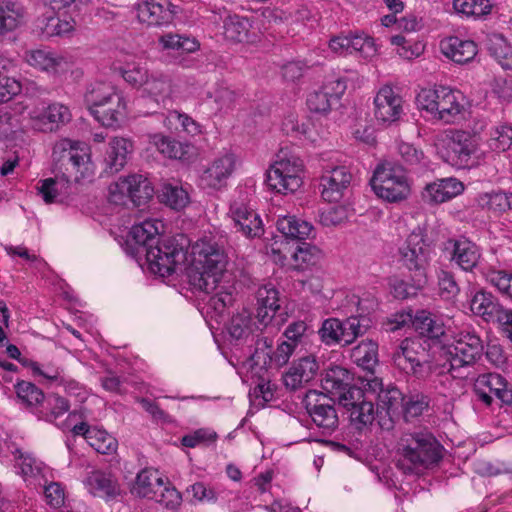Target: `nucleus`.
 Instances as JSON below:
<instances>
[{
  "label": "nucleus",
  "instance_id": "nucleus-40",
  "mask_svg": "<svg viewBox=\"0 0 512 512\" xmlns=\"http://www.w3.org/2000/svg\"><path fill=\"white\" fill-rule=\"evenodd\" d=\"M131 151L132 143L125 138L115 137L110 141L105 160L112 173L124 167Z\"/></svg>",
  "mask_w": 512,
  "mask_h": 512
},
{
  "label": "nucleus",
  "instance_id": "nucleus-18",
  "mask_svg": "<svg viewBox=\"0 0 512 512\" xmlns=\"http://www.w3.org/2000/svg\"><path fill=\"white\" fill-rule=\"evenodd\" d=\"M319 369L320 366L315 356L301 357L294 361L283 375L284 385L291 391L304 388L317 376Z\"/></svg>",
  "mask_w": 512,
  "mask_h": 512
},
{
  "label": "nucleus",
  "instance_id": "nucleus-31",
  "mask_svg": "<svg viewBox=\"0 0 512 512\" xmlns=\"http://www.w3.org/2000/svg\"><path fill=\"white\" fill-rule=\"evenodd\" d=\"M163 486V479L157 471L150 468L142 469L136 476L131 493L140 498L152 499Z\"/></svg>",
  "mask_w": 512,
  "mask_h": 512
},
{
  "label": "nucleus",
  "instance_id": "nucleus-57",
  "mask_svg": "<svg viewBox=\"0 0 512 512\" xmlns=\"http://www.w3.org/2000/svg\"><path fill=\"white\" fill-rule=\"evenodd\" d=\"M120 73L129 85L137 89L143 88L150 74L146 67L134 62H126L125 65L120 68Z\"/></svg>",
  "mask_w": 512,
  "mask_h": 512
},
{
  "label": "nucleus",
  "instance_id": "nucleus-17",
  "mask_svg": "<svg viewBox=\"0 0 512 512\" xmlns=\"http://www.w3.org/2000/svg\"><path fill=\"white\" fill-rule=\"evenodd\" d=\"M230 215L237 230L246 237H260L264 233L262 220L256 211L248 206L244 198L231 203Z\"/></svg>",
  "mask_w": 512,
  "mask_h": 512
},
{
  "label": "nucleus",
  "instance_id": "nucleus-62",
  "mask_svg": "<svg viewBox=\"0 0 512 512\" xmlns=\"http://www.w3.org/2000/svg\"><path fill=\"white\" fill-rule=\"evenodd\" d=\"M428 406V396L423 394L411 395L403 405L405 420L410 421L411 419L419 417L428 408Z\"/></svg>",
  "mask_w": 512,
  "mask_h": 512
},
{
  "label": "nucleus",
  "instance_id": "nucleus-23",
  "mask_svg": "<svg viewBox=\"0 0 512 512\" xmlns=\"http://www.w3.org/2000/svg\"><path fill=\"white\" fill-rule=\"evenodd\" d=\"M26 62L33 68L55 76L68 68V61L59 53L43 48L27 51Z\"/></svg>",
  "mask_w": 512,
  "mask_h": 512
},
{
  "label": "nucleus",
  "instance_id": "nucleus-50",
  "mask_svg": "<svg viewBox=\"0 0 512 512\" xmlns=\"http://www.w3.org/2000/svg\"><path fill=\"white\" fill-rule=\"evenodd\" d=\"M251 24L245 17L229 15L224 20V36L232 42H243L248 39Z\"/></svg>",
  "mask_w": 512,
  "mask_h": 512
},
{
  "label": "nucleus",
  "instance_id": "nucleus-59",
  "mask_svg": "<svg viewBox=\"0 0 512 512\" xmlns=\"http://www.w3.org/2000/svg\"><path fill=\"white\" fill-rule=\"evenodd\" d=\"M482 206L494 213L512 210V193L493 192L481 197Z\"/></svg>",
  "mask_w": 512,
  "mask_h": 512
},
{
  "label": "nucleus",
  "instance_id": "nucleus-20",
  "mask_svg": "<svg viewBox=\"0 0 512 512\" xmlns=\"http://www.w3.org/2000/svg\"><path fill=\"white\" fill-rule=\"evenodd\" d=\"M175 8L168 0H147L138 4L137 17L148 26H166L172 23Z\"/></svg>",
  "mask_w": 512,
  "mask_h": 512
},
{
  "label": "nucleus",
  "instance_id": "nucleus-38",
  "mask_svg": "<svg viewBox=\"0 0 512 512\" xmlns=\"http://www.w3.org/2000/svg\"><path fill=\"white\" fill-rule=\"evenodd\" d=\"M172 93L171 79L158 72L150 73L142 88V94L153 99L155 102L163 101Z\"/></svg>",
  "mask_w": 512,
  "mask_h": 512
},
{
  "label": "nucleus",
  "instance_id": "nucleus-12",
  "mask_svg": "<svg viewBox=\"0 0 512 512\" xmlns=\"http://www.w3.org/2000/svg\"><path fill=\"white\" fill-rule=\"evenodd\" d=\"M394 364L407 374L424 377L431 369L428 351L419 338H406L392 355Z\"/></svg>",
  "mask_w": 512,
  "mask_h": 512
},
{
  "label": "nucleus",
  "instance_id": "nucleus-36",
  "mask_svg": "<svg viewBox=\"0 0 512 512\" xmlns=\"http://www.w3.org/2000/svg\"><path fill=\"white\" fill-rule=\"evenodd\" d=\"M415 330L428 339H439L445 334L443 322L432 313L421 310L415 314L413 319Z\"/></svg>",
  "mask_w": 512,
  "mask_h": 512
},
{
  "label": "nucleus",
  "instance_id": "nucleus-32",
  "mask_svg": "<svg viewBox=\"0 0 512 512\" xmlns=\"http://www.w3.org/2000/svg\"><path fill=\"white\" fill-rule=\"evenodd\" d=\"M374 400L377 403L375 416H379L384 412L391 418L401 406L404 398L398 388L394 386L384 388L382 380L380 379V386L377 388V392H375Z\"/></svg>",
  "mask_w": 512,
  "mask_h": 512
},
{
  "label": "nucleus",
  "instance_id": "nucleus-25",
  "mask_svg": "<svg viewBox=\"0 0 512 512\" xmlns=\"http://www.w3.org/2000/svg\"><path fill=\"white\" fill-rule=\"evenodd\" d=\"M87 490L94 496L111 499L120 494V486L116 478L101 470L91 471L84 480Z\"/></svg>",
  "mask_w": 512,
  "mask_h": 512
},
{
  "label": "nucleus",
  "instance_id": "nucleus-37",
  "mask_svg": "<svg viewBox=\"0 0 512 512\" xmlns=\"http://www.w3.org/2000/svg\"><path fill=\"white\" fill-rule=\"evenodd\" d=\"M25 15L24 7L12 0H0V36L16 29Z\"/></svg>",
  "mask_w": 512,
  "mask_h": 512
},
{
  "label": "nucleus",
  "instance_id": "nucleus-54",
  "mask_svg": "<svg viewBox=\"0 0 512 512\" xmlns=\"http://www.w3.org/2000/svg\"><path fill=\"white\" fill-rule=\"evenodd\" d=\"M89 434L87 443L98 453L110 455L117 451L118 441L107 431L93 427Z\"/></svg>",
  "mask_w": 512,
  "mask_h": 512
},
{
  "label": "nucleus",
  "instance_id": "nucleus-46",
  "mask_svg": "<svg viewBox=\"0 0 512 512\" xmlns=\"http://www.w3.org/2000/svg\"><path fill=\"white\" fill-rule=\"evenodd\" d=\"M119 93L120 91L110 83L95 82L88 87L84 99L90 113H92V108H98V106L103 105L106 101H110L112 97Z\"/></svg>",
  "mask_w": 512,
  "mask_h": 512
},
{
  "label": "nucleus",
  "instance_id": "nucleus-56",
  "mask_svg": "<svg viewBox=\"0 0 512 512\" xmlns=\"http://www.w3.org/2000/svg\"><path fill=\"white\" fill-rule=\"evenodd\" d=\"M351 55L355 54L364 59H371L377 54L374 39L365 34H350Z\"/></svg>",
  "mask_w": 512,
  "mask_h": 512
},
{
  "label": "nucleus",
  "instance_id": "nucleus-19",
  "mask_svg": "<svg viewBox=\"0 0 512 512\" xmlns=\"http://www.w3.org/2000/svg\"><path fill=\"white\" fill-rule=\"evenodd\" d=\"M69 108L61 103H51L42 112L31 115L32 127L40 132H55L70 122Z\"/></svg>",
  "mask_w": 512,
  "mask_h": 512
},
{
  "label": "nucleus",
  "instance_id": "nucleus-47",
  "mask_svg": "<svg viewBox=\"0 0 512 512\" xmlns=\"http://www.w3.org/2000/svg\"><path fill=\"white\" fill-rule=\"evenodd\" d=\"M488 51L503 69L512 70V46L502 35L489 39Z\"/></svg>",
  "mask_w": 512,
  "mask_h": 512
},
{
  "label": "nucleus",
  "instance_id": "nucleus-51",
  "mask_svg": "<svg viewBox=\"0 0 512 512\" xmlns=\"http://www.w3.org/2000/svg\"><path fill=\"white\" fill-rule=\"evenodd\" d=\"M370 328V319L366 316H351L342 321L344 346L351 345Z\"/></svg>",
  "mask_w": 512,
  "mask_h": 512
},
{
  "label": "nucleus",
  "instance_id": "nucleus-2",
  "mask_svg": "<svg viewBox=\"0 0 512 512\" xmlns=\"http://www.w3.org/2000/svg\"><path fill=\"white\" fill-rule=\"evenodd\" d=\"M164 224L159 219H146L135 224L130 232L135 243L145 249L146 260L154 274L166 277L175 272L176 267L186 260L185 238L183 235L164 239L159 243L158 236Z\"/></svg>",
  "mask_w": 512,
  "mask_h": 512
},
{
  "label": "nucleus",
  "instance_id": "nucleus-28",
  "mask_svg": "<svg viewBox=\"0 0 512 512\" xmlns=\"http://www.w3.org/2000/svg\"><path fill=\"white\" fill-rule=\"evenodd\" d=\"M228 331L232 338L245 342H247L249 338H251V341L255 342L257 336H263L262 334L256 333L257 331H261V328L256 322H253L252 316L247 310H242L232 316Z\"/></svg>",
  "mask_w": 512,
  "mask_h": 512
},
{
  "label": "nucleus",
  "instance_id": "nucleus-44",
  "mask_svg": "<svg viewBox=\"0 0 512 512\" xmlns=\"http://www.w3.org/2000/svg\"><path fill=\"white\" fill-rule=\"evenodd\" d=\"M158 42L163 50L194 53L200 48V43L196 38L184 34L165 33L158 38Z\"/></svg>",
  "mask_w": 512,
  "mask_h": 512
},
{
  "label": "nucleus",
  "instance_id": "nucleus-42",
  "mask_svg": "<svg viewBox=\"0 0 512 512\" xmlns=\"http://www.w3.org/2000/svg\"><path fill=\"white\" fill-rule=\"evenodd\" d=\"M150 143L161 154L173 159H185L191 149L190 145L183 144L162 134L151 135Z\"/></svg>",
  "mask_w": 512,
  "mask_h": 512
},
{
  "label": "nucleus",
  "instance_id": "nucleus-60",
  "mask_svg": "<svg viewBox=\"0 0 512 512\" xmlns=\"http://www.w3.org/2000/svg\"><path fill=\"white\" fill-rule=\"evenodd\" d=\"M512 145V127L500 125L495 127L490 134L488 146L492 151L504 152Z\"/></svg>",
  "mask_w": 512,
  "mask_h": 512
},
{
  "label": "nucleus",
  "instance_id": "nucleus-30",
  "mask_svg": "<svg viewBox=\"0 0 512 512\" xmlns=\"http://www.w3.org/2000/svg\"><path fill=\"white\" fill-rule=\"evenodd\" d=\"M480 257V249L475 243L467 239L454 241L451 260L462 270L472 271L477 266Z\"/></svg>",
  "mask_w": 512,
  "mask_h": 512
},
{
  "label": "nucleus",
  "instance_id": "nucleus-49",
  "mask_svg": "<svg viewBox=\"0 0 512 512\" xmlns=\"http://www.w3.org/2000/svg\"><path fill=\"white\" fill-rule=\"evenodd\" d=\"M124 179L127 186H129L130 200L135 205H140L152 197L153 188L148 179L144 176L133 174L124 177Z\"/></svg>",
  "mask_w": 512,
  "mask_h": 512
},
{
  "label": "nucleus",
  "instance_id": "nucleus-63",
  "mask_svg": "<svg viewBox=\"0 0 512 512\" xmlns=\"http://www.w3.org/2000/svg\"><path fill=\"white\" fill-rule=\"evenodd\" d=\"M258 304L269 308L270 311H278L280 309L279 304V292L271 284L260 287L257 291Z\"/></svg>",
  "mask_w": 512,
  "mask_h": 512
},
{
  "label": "nucleus",
  "instance_id": "nucleus-35",
  "mask_svg": "<svg viewBox=\"0 0 512 512\" xmlns=\"http://www.w3.org/2000/svg\"><path fill=\"white\" fill-rule=\"evenodd\" d=\"M351 373L341 366L328 368L321 380L322 388L337 398L352 382Z\"/></svg>",
  "mask_w": 512,
  "mask_h": 512
},
{
  "label": "nucleus",
  "instance_id": "nucleus-4",
  "mask_svg": "<svg viewBox=\"0 0 512 512\" xmlns=\"http://www.w3.org/2000/svg\"><path fill=\"white\" fill-rule=\"evenodd\" d=\"M379 386L380 378L373 377L367 380L364 389L350 384L337 397L339 404L348 411L351 423L359 430L375 419L373 401Z\"/></svg>",
  "mask_w": 512,
  "mask_h": 512
},
{
  "label": "nucleus",
  "instance_id": "nucleus-41",
  "mask_svg": "<svg viewBox=\"0 0 512 512\" xmlns=\"http://www.w3.org/2000/svg\"><path fill=\"white\" fill-rule=\"evenodd\" d=\"M277 229L286 238L305 240L310 237L313 226L311 223L298 219L295 216H284L277 220Z\"/></svg>",
  "mask_w": 512,
  "mask_h": 512
},
{
  "label": "nucleus",
  "instance_id": "nucleus-6",
  "mask_svg": "<svg viewBox=\"0 0 512 512\" xmlns=\"http://www.w3.org/2000/svg\"><path fill=\"white\" fill-rule=\"evenodd\" d=\"M463 95L449 87L438 86L421 89L416 102L421 110L428 112L433 118L450 123L464 109Z\"/></svg>",
  "mask_w": 512,
  "mask_h": 512
},
{
  "label": "nucleus",
  "instance_id": "nucleus-33",
  "mask_svg": "<svg viewBox=\"0 0 512 512\" xmlns=\"http://www.w3.org/2000/svg\"><path fill=\"white\" fill-rule=\"evenodd\" d=\"M351 359L358 367L373 374L379 362L377 342L371 339L361 341L352 348Z\"/></svg>",
  "mask_w": 512,
  "mask_h": 512
},
{
  "label": "nucleus",
  "instance_id": "nucleus-55",
  "mask_svg": "<svg viewBox=\"0 0 512 512\" xmlns=\"http://www.w3.org/2000/svg\"><path fill=\"white\" fill-rule=\"evenodd\" d=\"M319 336L326 345L340 344L344 346V334L342 331V321L337 318H328L323 321L319 329Z\"/></svg>",
  "mask_w": 512,
  "mask_h": 512
},
{
  "label": "nucleus",
  "instance_id": "nucleus-15",
  "mask_svg": "<svg viewBox=\"0 0 512 512\" xmlns=\"http://www.w3.org/2000/svg\"><path fill=\"white\" fill-rule=\"evenodd\" d=\"M235 169V157L226 153L215 158L202 172L199 178L200 186L209 191H219L226 187L228 179Z\"/></svg>",
  "mask_w": 512,
  "mask_h": 512
},
{
  "label": "nucleus",
  "instance_id": "nucleus-52",
  "mask_svg": "<svg viewBox=\"0 0 512 512\" xmlns=\"http://www.w3.org/2000/svg\"><path fill=\"white\" fill-rule=\"evenodd\" d=\"M453 7L467 17L482 18L491 13L493 4L491 0H454Z\"/></svg>",
  "mask_w": 512,
  "mask_h": 512
},
{
  "label": "nucleus",
  "instance_id": "nucleus-24",
  "mask_svg": "<svg viewBox=\"0 0 512 512\" xmlns=\"http://www.w3.org/2000/svg\"><path fill=\"white\" fill-rule=\"evenodd\" d=\"M127 104L123 94L112 97L98 108H92L94 118L105 127H115L119 125L126 116Z\"/></svg>",
  "mask_w": 512,
  "mask_h": 512
},
{
  "label": "nucleus",
  "instance_id": "nucleus-26",
  "mask_svg": "<svg viewBox=\"0 0 512 512\" xmlns=\"http://www.w3.org/2000/svg\"><path fill=\"white\" fill-rule=\"evenodd\" d=\"M443 54L458 64H465L477 55V45L471 40L450 37L441 42Z\"/></svg>",
  "mask_w": 512,
  "mask_h": 512
},
{
  "label": "nucleus",
  "instance_id": "nucleus-1",
  "mask_svg": "<svg viewBox=\"0 0 512 512\" xmlns=\"http://www.w3.org/2000/svg\"><path fill=\"white\" fill-rule=\"evenodd\" d=\"M193 265L188 270L191 286L207 294L213 293L209 306L219 314L232 305L234 286L226 270L227 255L212 236H204L191 245Z\"/></svg>",
  "mask_w": 512,
  "mask_h": 512
},
{
  "label": "nucleus",
  "instance_id": "nucleus-10",
  "mask_svg": "<svg viewBox=\"0 0 512 512\" xmlns=\"http://www.w3.org/2000/svg\"><path fill=\"white\" fill-rule=\"evenodd\" d=\"M375 194L389 202L405 199L409 192V184L403 168L391 163L378 165L370 180Z\"/></svg>",
  "mask_w": 512,
  "mask_h": 512
},
{
  "label": "nucleus",
  "instance_id": "nucleus-64",
  "mask_svg": "<svg viewBox=\"0 0 512 512\" xmlns=\"http://www.w3.org/2000/svg\"><path fill=\"white\" fill-rule=\"evenodd\" d=\"M348 218L347 209L343 206L329 207L319 214L320 223L323 226H337Z\"/></svg>",
  "mask_w": 512,
  "mask_h": 512
},
{
  "label": "nucleus",
  "instance_id": "nucleus-45",
  "mask_svg": "<svg viewBox=\"0 0 512 512\" xmlns=\"http://www.w3.org/2000/svg\"><path fill=\"white\" fill-rule=\"evenodd\" d=\"M158 42L163 50L194 53L200 48V43L196 38L184 34L165 33L158 38Z\"/></svg>",
  "mask_w": 512,
  "mask_h": 512
},
{
  "label": "nucleus",
  "instance_id": "nucleus-8",
  "mask_svg": "<svg viewBox=\"0 0 512 512\" xmlns=\"http://www.w3.org/2000/svg\"><path fill=\"white\" fill-rule=\"evenodd\" d=\"M267 185L280 194L296 192L303 183V162L288 152L281 150L277 159L267 172Z\"/></svg>",
  "mask_w": 512,
  "mask_h": 512
},
{
  "label": "nucleus",
  "instance_id": "nucleus-58",
  "mask_svg": "<svg viewBox=\"0 0 512 512\" xmlns=\"http://www.w3.org/2000/svg\"><path fill=\"white\" fill-rule=\"evenodd\" d=\"M15 389L18 398L27 406H37L45 401L43 391L31 382H18Z\"/></svg>",
  "mask_w": 512,
  "mask_h": 512
},
{
  "label": "nucleus",
  "instance_id": "nucleus-16",
  "mask_svg": "<svg viewBox=\"0 0 512 512\" xmlns=\"http://www.w3.org/2000/svg\"><path fill=\"white\" fill-rule=\"evenodd\" d=\"M346 82L341 78L329 80L307 97V106L312 113L326 115L337 104L346 90Z\"/></svg>",
  "mask_w": 512,
  "mask_h": 512
},
{
  "label": "nucleus",
  "instance_id": "nucleus-22",
  "mask_svg": "<svg viewBox=\"0 0 512 512\" xmlns=\"http://www.w3.org/2000/svg\"><path fill=\"white\" fill-rule=\"evenodd\" d=\"M352 180V175L344 166L326 171L320 180L321 196L327 202H338L344 196Z\"/></svg>",
  "mask_w": 512,
  "mask_h": 512
},
{
  "label": "nucleus",
  "instance_id": "nucleus-5",
  "mask_svg": "<svg viewBox=\"0 0 512 512\" xmlns=\"http://www.w3.org/2000/svg\"><path fill=\"white\" fill-rule=\"evenodd\" d=\"M477 137L463 130H450L442 139L438 153L442 160L457 169H467L479 164Z\"/></svg>",
  "mask_w": 512,
  "mask_h": 512
},
{
  "label": "nucleus",
  "instance_id": "nucleus-3",
  "mask_svg": "<svg viewBox=\"0 0 512 512\" xmlns=\"http://www.w3.org/2000/svg\"><path fill=\"white\" fill-rule=\"evenodd\" d=\"M442 450L429 432L404 433L397 446L398 466L405 473H418L437 465L443 457Z\"/></svg>",
  "mask_w": 512,
  "mask_h": 512
},
{
  "label": "nucleus",
  "instance_id": "nucleus-61",
  "mask_svg": "<svg viewBox=\"0 0 512 512\" xmlns=\"http://www.w3.org/2000/svg\"><path fill=\"white\" fill-rule=\"evenodd\" d=\"M165 125L169 129L182 130L189 134H196L199 131L197 123L191 117L175 110L168 112Z\"/></svg>",
  "mask_w": 512,
  "mask_h": 512
},
{
  "label": "nucleus",
  "instance_id": "nucleus-39",
  "mask_svg": "<svg viewBox=\"0 0 512 512\" xmlns=\"http://www.w3.org/2000/svg\"><path fill=\"white\" fill-rule=\"evenodd\" d=\"M471 311L478 316L483 317L485 320L496 318L501 312L505 311L499 306L491 293L485 291H478L474 294L470 302Z\"/></svg>",
  "mask_w": 512,
  "mask_h": 512
},
{
  "label": "nucleus",
  "instance_id": "nucleus-34",
  "mask_svg": "<svg viewBox=\"0 0 512 512\" xmlns=\"http://www.w3.org/2000/svg\"><path fill=\"white\" fill-rule=\"evenodd\" d=\"M36 27L40 33L46 37L65 36L73 32L75 21L73 19H63L56 17L53 12L43 14L37 19Z\"/></svg>",
  "mask_w": 512,
  "mask_h": 512
},
{
  "label": "nucleus",
  "instance_id": "nucleus-48",
  "mask_svg": "<svg viewBox=\"0 0 512 512\" xmlns=\"http://www.w3.org/2000/svg\"><path fill=\"white\" fill-rule=\"evenodd\" d=\"M158 198L161 203L175 210L184 208L189 202L188 193L182 187L171 183L162 184Z\"/></svg>",
  "mask_w": 512,
  "mask_h": 512
},
{
  "label": "nucleus",
  "instance_id": "nucleus-53",
  "mask_svg": "<svg viewBox=\"0 0 512 512\" xmlns=\"http://www.w3.org/2000/svg\"><path fill=\"white\" fill-rule=\"evenodd\" d=\"M321 258V251L313 245L303 243L298 246L292 255V267L295 270H305L310 266H314Z\"/></svg>",
  "mask_w": 512,
  "mask_h": 512
},
{
  "label": "nucleus",
  "instance_id": "nucleus-11",
  "mask_svg": "<svg viewBox=\"0 0 512 512\" xmlns=\"http://www.w3.org/2000/svg\"><path fill=\"white\" fill-rule=\"evenodd\" d=\"M55 170L76 172L84 176L90 170V149L80 141H73L67 138L60 139L53 147L52 152Z\"/></svg>",
  "mask_w": 512,
  "mask_h": 512
},
{
  "label": "nucleus",
  "instance_id": "nucleus-21",
  "mask_svg": "<svg viewBox=\"0 0 512 512\" xmlns=\"http://www.w3.org/2000/svg\"><path fill=\"white\" fill-rule=\"evenodd\" d=\"M402 103L401 96L392 87L383 86L374 98L375 118L379 122L388 124L397 121L403 112Z\"/></svg>",
  "mask_w": 512,
  "mask_h": 512
},
{
  "label": "nucleus",
  "instance_id": "nucleus-29",
  "mask_svg": "<svg viewBox=\"0 0 512 512\" xmlns=\"http://www.w3.org/2000/svg\"><path fill=\"white\" fill-rule=\"evenodd\" d=\"M39 194L45 203L50 204L62 201L71 193V182L65 173L54 178H47L41 181L38 187Z\"/></svg>",
  "mask_w": 512,
  "mask_h": 512
},
{
  "label": "nucleus",
  "instance_id": "nucleus-43",
  "mask_svg": "<svg viewBox=\"0 0 512 512\" xmlns=\"http://www.w3.org/2000/svg\"><path fill=\"white\" fill-rule=\"evenodd\" d=\"M503 376L498 373H485L479 375L474 381V392L478 399L486 406L494 402L492 394L497 386H501Z\"/></svg>",
  "mask_w": 512,
  "mask_h": 512
},
{
  "label": "nucleus",
  "instance_id": "nucleus-14",
  "mask_svg": "<svg viewBox=\"0 0 512 512\" xmlns=\"http://www.w3.org/2000/svg\"><path fill=\"white\" fill-rule=\"evenodd\" d=\"M303 405L313 423L323 434L330 435L337 429L339 424L337 412L325 395L310 390L303 399Z\"/></svg>",
  "mask_w": 512,
  "mask_h": 512
},
{
  "label": "nucleus",
  "instance_id": "nucleus-7",
  "mask_svg": "<svg viewBox=\"0 0 512 512\" xmlns=\"http://www.w3.org/2000/svg\"><path fill=\"white\" fill-rule=\"evenodd\" d=\"M483 352V343L474 332H461L455 341L448 345L446 354L450 363V373L454 378L467 379L473 376L471 368Z\"/></svg>",
  "mask_w": 512,
  "mask_h": 512
},
{
  "label": "nucleus",
  "instance_id": "nucleus-13",
  "mask_svg": "<svg viewBox=\"0 0 512 512\" xmlns=\"http://www.w3.org/2000/svg\"><path fill=\"white\" fill-rule=\"evenodd\" d=\"M296 349L284 340L279 342L276 349L272 347V339L267 336H257L254 352L250 356L253 366L266 372L269 368H280L286 365Z\"/></svg>",
  "mask_w": 512,
  "mask_h": 512
},
{
  "label": "nucleus",
  "instance_id": "nucleus-27",
  "mask_svg": "<svg viewBox=\"0 0 512 512\" xmlns=\"http://www.w3.org/2000/svg\"><path fill=\"white\" fill-rule=\"evenodd\" d=\"M425 190V197L431 202L443 203L461 194L464 185L456 178H444L428 184Z\"/></svg>",
  "mask_w": 512,
  "mask_h": 512
},
{
  "label": "nucleus",
  "instance_id": "nucleus-9",
  "mask_svg": "<svg viewBox=\"0 0 512 512\" xmlns=\"http://www.w3.org/2000/svg\"><path fill=\"white\" fill-rule=\"evenodd\" d=\"M399 254L400 262L410 272L416 287H424L427 284L431 247L420 229L410 233L400 247Z\"/></svg>",
  "mask_w": 512,
  "mask_h": 512
}]
</instances>
